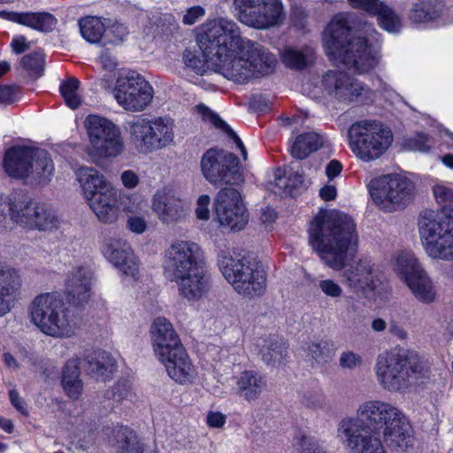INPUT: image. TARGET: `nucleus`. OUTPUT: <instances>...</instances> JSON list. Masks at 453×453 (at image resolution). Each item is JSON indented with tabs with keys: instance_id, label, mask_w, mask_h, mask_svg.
<instances>
[{
	"instance_id": "f257e3e1",
	"label": "nucleus",
	"mask_w": 453,
	"mask_h": 453,
	"mask_svg": "<svg viewBox=\"0 0 453 453\" xmlns=\"http://www.w3.org/2000/svg\"><path fill=\"white\" fill-rule=\"evenodd\" d=\"M197 41L203 59L189 50L183 52L185 66L196 73L203 74L206 66H211L228 81L247 84L274 71V55L261 44L242 37L238 25L230 19H208L201 27Z\"/></svg>"
},
{
	"instance_id": "f03ea898",
	"label": "nucleus",
	"mask_w": 453,
	"mask_h": 453,
	"mask_svg": "<svg viewBox=\"0 0 453 453\" xmlns=\"http://www.w3.org/2000/svg\"><path fill=\"white\" fill-rule=\"evenodd\" d=\"M309 242L330 268H345L342 278L350 289L358 292L376 288L370 259L361 258L347 266L357 246L356 224L349 216L336 211H320L310 224Z\"/></svg>"
},
{
	"instance_id": "7ed1b4c3",
	"label": "nucleus",
	"mask_w": 453,
	"mask_h": 453,
	"mask_svg": "<svg viewBox=\"0 0 453 453\" xmlns=\"http://www.w3.org/2000/svg\"><path fill=\"white\" fill-rule=\"evenodd\" d=\"M323 44L335 65L342 64L357 73H367L379 63L380 35L355 13L334 15L323 34Z\"/></svg>"
},
{
	"instance_id": "20e7f679",
	"label": "nucleus",
	"mask_w": 453,
	"mask_h": 453,
	"mask_svg": "<svg viewBox=\"0 0 453 453\" xmlns=\"http://www.w3.org/2000/svg\"><path fill=\"white\" fill-rule=\"evenodd\" d=\"M164 276L177 285L179 295L196 302L210 289V276L202 260L200 246L190 240L176 238L165 249L162 258Z\"/></svg>"
},
{
	"instance_id": "39448f33",
	"label": "nucleus",
	"mask_w": 453,
	"mask_h": 453,
	"mask_svg": "<svg viewBox=\"0 0 453 453\" xmlns=\"http://www.w3.org/2000/svg\"><path fill=\"white\" fill-rule=\"evenodd\" d=\"M441 214L423 211L418 219V233L426 254L434 259L453 260V187L438 183L433 188Z\"/></svg>"
},
{
	"instance_id": "423d86ee",
	"label": "nucleus",
	"mask_w": 453,
	"mask_h": 453,
	"mask_svg": "<svg viewBox=\"0 0 453 453\" xmlns=\"http://www.w3.org/2000/svg\"><path fill=\"white\" fill-rule=\"evenodd\" d=\"M357 418L372 433L381 434L387 446L396 452H405L413 445L411 424L403 412L394 404L381 400H367L357 409Z\"/></svg>"
},
{
	"instance_id": "0eeeda50",
	"label": "nucleus",
	"mask_w": 453,
	"mask_h": 453,
	"mask_svg": "<svg viewBox=\"0 0 453 453\" xmlns=\"http://www.w3.org/2000/svg\"><path fill=\"white\" fill-rule=\"evenodd\" d=\"M374 370L380 385L391 393L404 392L414 380L426 379L430 375L428 361L417 351L404 349L380 354Z\"/></svg>"
},
{
	"instance_id": "6e6552de",
	"label": "nucleus",
	"mask_w": 453,
	"mask_h": 453,
	"mask_svg": "<svg viewBox=\"0 0 453 453\" xmlns=\"http://www.w3.org/2000/svg\"><path fill=\"white\" fill-rule=\"evenodd\" d=\"M31 322L45 335L70 338L78 328V319L66 305L61 294L44 293L37 296L30 303Z\"/></svg>"
},
{
	"instance_id": "1a4fd4ad",
	"label": "nucleus",
	"mask_w": 453,
	"mask_h": 453,
	"mask_svg": "<svg viewBox=\"0 0 453 453\" xmlns=\"http://www.w3.org/2000/svg\"><path fill=\"white\" fill-rule=\"evenodd\" d=\"M303 92L318 99L325 93L332 99L343 104L368 105L374 102L376 92L362 81L345 72L329 70L321 79L312 78L303 82Z\"/></svg>"
},
{
	"instance_id": "9d476101",
	"label": "nucleus",
	"mask_w": 453,
	"mask_h": 453,
	"mask_svg": "<svg viewBox=\"0 0 453 453\" xmlns=\"http://www.w3.org/2000/svg\"><path fill=\"white\" fill-rule=\"evenodd\" d=\"M217 265L238 295L253 298L265 293L266 276L255 261L240 253L222 250L218 255Z\"/></svg>"
},
{
	"instance_id": "9b49d317",
	"label": "nucleus",
	"mask_w": 453,
	"mask_h": 453,
	"mask_svg": "<svg viewBox=\"0 0 453 453\" xmlns=\"http://www.w3.org/2000/svg\"><path fill=\"white\" fill-rule=\"evenodd\" d=\"M4 168L10 177L30 184H46L55 172L49 152L26 146L10 148L4 157Z\"/></svg>"
},
{
	"instance_id": "f8f14e48",
	"label": "nucleus",
	"mask_w": 453,
	"mask_h": 453,
	"mask_svg": "<svg viewBox=\"0 0 453 453\" xmlns=\"http://www.w3.org/2000/svg\"><path fill=\"white\" fill-rule=\"evenodd\" d=\"M76 175L83 196L98 220L106 224L116 222L119 217V208L112 185L92 167L81 166Z\"/></svg>"
},
{
	"instance_id": "ddd939ff",
	"label": "nucleus",
	"mask_w": 453,
	"mask_h": 453,
	"mask_svg": "<svg viewBox=\"0 0 453 453\" xmlns=\"http://www.w3.org/2000/svg\"><path fill=\"white\" fill-rule=\"evenodd\" d=\"M131 143L142 154L169 146L174 139V121L169 116H134L124 124Z\"/></svg>"
},
{
	"instance_id": "4468645a",
	"label": "nucleus",
	"mask_w": 453,
	"mask_h": 453,
	"mask_svg": "<svg viewBox=\"0 0 453 453\" xmlns=\"http://www.w3.org/2000/svg\"><path fill=\"white\" fill-rule=\"evenodd\" d=\"M349 146L357 157L371 162L381 157L393 142L389 127L374 119L355 121L348 130Z\"/></svg>"
},
{
	"instance_id": "2eb2a0df",
	"label": "nucleus",
	"mask_w": 453,
	"mask_h": 453,
	"mask_svg": "<svg viewBox=\"0 0 453 453\" xmlns=\"http://www.w3.org/2000/svg\"><path fill=\"white\" fill-rule=\"evenodd\" d=\"M89 145L87 154L95 163L101 159L115 158L126 150L120 128L111 119L99 115H88L84 122Z\"/></svg>"
},
{
	"instance_id": "dca6fc26",
	"label": "nucleus",
	"mask_w": 453,
	"mask_h": 453,
	"mask_svg": "<svg viewBox=\"0 0 453 453\" xmlns=\"http://www.w3.org/2000/svg\"><path fill=\"white\" fill-rule=\"evenodd\" d=\"M7 215L13 222L28 229L52 231L59 226L55 212L45 204L28 202L17 205L11 198L0 195V227Z\"/></svg>"
},
{
	"instance_id": "f3484780",
	"label": "nucleus",
	"mask_w": 453,
	"mask_h": 453,
	"mask_svg": "<svg viewBox=\"0 0 453 453\" xmlns=\"http://www.w3.org/2000/svg\"><path fill=\"white\" fill-rule=\"evenodd\" d=\"M394 270L419 303L430 304L436 300L437 291L434 283L412 252L398 253L395 258Z\"/></svg>"
},
{
	"instance_id": "a211bd4d",
	"label": "nucleus",
	"mask_w": 453,
	"mask_h": 453,
	"mask_svg": "<svg viewBox=\"0 0 453 453\" xmlns=\"http://www.w3.org/2000/svg\"><path fill=\"white\" fill-rule=\"evenodd\" d=\"M154 90L143 76L133 70L118 72L113 95L125 110L142 111L152 101Z\"/></svg>"
},
{
	"instance_id": "6ab92c4d",
	"label": "nucleus",
	"mask_w": 453,
	"mask_h": 453,
	"mask_svg": "<svg viewBox=\"0 0 453 453\" xmlns=\"http://www.w3.org/2000/svg\"><path fill=\"white\" fill-rule=\"evenodd\" d=\"M200 166L203 176L211 184L236 185L243 181L239 159L231 152L210 149L202 156Z\"/></svg>"
},
{
	"instance_id": "aec40b11",
	"label": "nucleus",
	"mask_w": 453,
	"mask_h": 453,
	"mask_svg": "<svg viewBox=\"0 0 453 453\" xmlns=\"http://www.w3.org/2000/svg\"><path fill=\"white\" fill-rule=\"evenodd\" d=\"M413 183L395 173L380 176L370 183V195L384 211H395L404 206L411 197Z\"/></svg>"
},
{
	"instance_id": "412c9836",
	"label": "nucleus",
	"mask_w": 453,
	"mask_h": 453,
	"mask_svg": "<svg viewBox=\"0 0 453 453\" xmlns=\"http://www.w3.org/2000/svg\"><path fill=\"white\" fill-rule=\"evenodd\" d=\"M239 20L258 29L278 26L285 19L281 0H233Z\"/></svg>"
},
{
	"instance_id": "4be33fe9",
	"label": "nucleus",
	"mask_w": 453,
	"mask_h": 453,
	"mask_svg": "<svg viewBox=\"0 0 453 453\" xmlns=\"http://www.w3.org/2000/svg\"><path fill=\"white\" fill-rule=\"evenodd\" d=\"M337 438L349 453H387L380 438L366 431L365 425L354 417L339 422Z\"/></svg>"
},
{
	"instance_id": "5701e85b",
	"label": "nucleus",
	"mask_w": 453,
	"mask_h": 453,
	"mask_svg": "<svg viewBox=\"0 0 453 453\" xmlns=\"http://www.w3.org/2000/svg\"><path fill=\"white\" fill-rule=\"evenodd\" d=\"M100 250L104 258L118 271L123 282L127 280H139L140 260L125 239L104 238Z\"/></svg>"
},
{
	"instance_id": "b1692460",
	"label": "nucleus",
	"mask_w": 453,
	"mask_h": 453,
	"mask_svg": "<svg viewBox=\"0 0 453 453\" xmlns=\"http://www.w3.org/2000/svg\"><path fill=\"white\" fill-rule=\"evenodd\" d=\"M151 210L163 224L171 225L186 219L189 205L177 195L173 186L165 185L152 196Z\"/></svg>"
},
{
	"instance_id": "393cba45",
	"label": "nucleus",
	"mask_w": 453,
	"mask_h": 453,
	"mask_svg": "<svg viewBox=\"0 0 453 453\" xmlns=\"http://www.w3.org/2000/svg\"><path fill=\"white\" fill-rule=\"evenodd\" d=\"M215 210L219 224L232 231L242 230L248 222L246 208L234 188H223L218 193Z\"/></svg>"
},
{
	"instance_id": "a878e982",
	"label": "nucleus",
	"mask_w": 453,
	"mask_h": 453,
	"mask_svg": "<svg viewBox=\"0 0 453 453\" xmlns=\"http://www.w3.org/2000/svg\"><path fill=\"white\" fill-rule=\"evenodd\" d=\"M150 333L153 351L159 362L185 349L173 325L165 318H156Z\"/></svg>"
},
{
	"instance_id": "bb28decb",
	"label": "nucleus",
	"mask_w": 453,
	"mask_h": 453,
	"mask_svg": "<svg viewBox=\"0 0 453 453\" xmlns=\"http://www.w3.org/2000/svg\"><path fill=\"white\" fill-rule=\"evenodd\" d=\"M93 272L89 266L79 265L69 272L65 280V296L70 303L81 306L86 303L91 294Z\"/></svg>"
},
{
	"instance_id": "cd10ccee",
	"label": "nucleus",
	"mask_w": 453,
	"mask_h": 453,
	"mask_svg": "<svg viewBox=\"0 0 453 453\" xmlns=\"http://www.w3.org/2000/svg\"><path fill=\"white\" fill-rule=\"evenodd\" d=\"M104 434L109 445L118 453H157L154 449H146L136 434L127 426L118 424L113 427H106Z\"/></svg>"
},
{
	"instance_id": "c85d7f7f",
	"label": "nucleus",
	"mask_w": 453,
	"mask_h": 453,
	"mask_svg": "<svg viewBox=\"0 0 453 453\" xmlns=\"http://www.w3.org/2000/svg\"><path fill=\"white\" fill-rule=\"evenodd\" d=\"M168 376L180 385L191 384L197 377V370L186 349H180L160 361Z\"/></svg>"
},
{
	"instance_id": "c756f323",
	"label": "nucleus",
	"mask_w": 453,
	"mask_h": 453,
	"mask_svg": "<svg viewBox=\"0 0 453 453\" xmlns=\"http://www.w3.org/2000/svg\"><path fill=\"white\" fill-rule=\"evenodd\" d=\"M20 284L19 273L0 261V317L10 311Z\"/></svg>"
},
{
	"instance_id": "7c9ffc66",
	"label": "nucleus",
	"mask_w": 453,
	"mask_h": 453,
	"mask_svg": "<svg viewBox=\"0 0 453 453\" xmlns=\"http://www.w3.org/2000/svg\"><path fill=\"white\" fill-rule=\"evenodd\" d=\"M234 380L235 393L250 402L257 399L266 387L265 378L253 370H244Z\"/></svg>"
},
{
	"instance_id": "2f4dec72",
	"label": "nucleus",
	"mask_w": 453,
	"mask_h": 453,
	"mask_svg": "<svg viewBox=\"0 0 453 453\" xmlns=\"http://www.w3.org/2000/svg\"><path fill=\"white\" fill-rule=\"evenodd\" d=\"M260 355L263 361L272 366L280 365L288 356V346L282 338L273 335L259 340Z\"/></svg>"
},
{
	"instance_id": "473e14b6",
	"label": "nucleus",
	"mask_w": 453,
	"mask_h": 453,
	"mask_svg": "<svg viewBox=\"0 0 453 453\" xmlns=\"http://www.w3.org/2000/svg\"><path fill=\"white\" fill-rule=\"evenodd\" d=\"M274 180L270 183L269 189L277 196H293L294 191L303 183V176L297 173L277 169L274 173Z\"/></svg>"
},
{
	"instance_id": "72a5a7b5",
	"label": "nucleus",
	"mask_w": 453,
	"mask_h": 453,
	"mask_svg": "<svg viewBox=\"0 0 453 453\" xmlns=\"http://www.w3.org/2000/svg\"><path fill=\"white\" fill-rule=\"evenodd\" d=\"M444 12V4L440 0H419L413 6L411 19L415 23L436 21Z\"/></svg>"
},
{
	"instance_id": "f704fd0d",
	"label": "nucleus",
	"mask_w": 453,
	"mask_h": 453,
	"mask_svg": "<svg viewBox=\"0 0 453 453\" xmlns=\"http://www.w3.org/2000/svg\"><path fill=\"white\" fill-rule=\"evenodd\" d=\"M196 111L204 122L211 124L216 128L226 134L229 138L233 140L236 148L240 150L243 159L245 160L247 158L248 154L243 142L223 119H221L215 112L211 111L204 104L196 105Z\"/></svg>"
},
{
	"instance_id": "c9c22d12",
	"label": "nucleus",
	"mask_w": 453,
	"mask_h": 453,
	"mask_svg": "<svg viewBox=\"0 0 453 453\" xmlns=\"http://www.w3.org/2000/svg\"><path fill=\"white\" fill-rule=\"evenodd\" d=\"M325 138L319 133L307 132L298 135L291 146V154L303 159L311 152L318 150L325 143Z\"/></svg>"
},
{
	"instance_id": "e433bc0d",
	"label": "nucleus",
	"mask_w": 453,
	"mask_h": 453,
	"mask_svg": "<svg viewBox=\"0 0 453 453\" xmlns=\"http://www.w3.org/2000/svg\"><path fill=\"white\" fill-rule=\"evenodd\" d=\"M116 366L115 359L104 350H95L88 356V371L96 379L105 380Z\"/></svg>"
},
{
	"instance_id": "4c0bfd02",
	"label": "nucleus",
	"mask_w": 453,
	"mask_h": 453,
	"mask_svg": "<svg viewBox=\"0 0 453 453\" xmlns=\"http://www.w3.org/2000/svg\"><path fill=\"white\" fill-rule=\"evenodd\" d=\"M62 386L69 397L77 399L82 392V382L80 379L79 360L72 358L64 366Z\"/></svg>"
},
{
	"instance_id": "58836bf2",
	"label": "nucleus",
	"mask_w": 453,
	"mask_h": 453,
	"mask_svg": "<svg viewBox=\"0 0 453 453\" xmlns=\"http://www.w3.org/2000/svg\"><path fill=\"white\" fill-rule=\"evenodd\" d=\"M292 446L296 453H328L320 440L306 428L295 432Z\"/></svg>"
},
{
	"instance_id": "ea45409f",
	"label": "nucleus",
	"mask_w": 453,
	"mask_h": 453,
	"mask_svg": "<svg viewBox=\"0 0 453 453\" xmlns=\"http://www.w3.org/2000/svg\"><path fill=\"white\" fill-rule=\"evenodd\" d=\"M81 36L89 43H97L105 32V24L98 17L87 16L78 22Z\"/></svg>"
},
{
	"instance_id": "a19ab883",
	"label": "nucleus",
	"mask_w": 453,
	"mask_h": 453,
	"mask_svg": "<svg viewBox=\"0 0 453 453\" xmlns=\"http://www.w3.org/2000/svg\"><path fill=\"white\" fill-rule=\"evenodd\" d=\"M21 25L41 32L52 31L57 25V19L49 12H23Z\"/></svg>"
},
{
	"instance_id": "79ce46f5",
	"label": "nucleus",
	"mask_w": 453,
	"mask_h": 453,
	"mask_svg": "<svg viewBox=\"0 0 453 453\" xmlns=\"http://www.w3.org/2000/svg\"><path fill=\"white\" fill-rule=\"evenodd\" d=\"M371 14L377 16L379 25L385 31L391 34H398L401 31L402 23L399 17L384 3L380 2L377 10Z\"/></svg>"
},
{
	"instance_id": "37998d69",
	"label": "nucleus",
	"mask_w": 453,
	"mask_h": 453,
	"mask_svg": "<svg viewBox=\"0 0 453 453\" xmlns=\"http://www.w3.org/2000/svg\"><path fill=\"white\" fill-rule=\"evenodd\" d=\"M308 356H310L318 364H326L332 360L336 347L334 342L330 340L321 341L319 342H311L306 348Z\"/></svg>"
},
{
	"instance_id": "c03bdc74",
	"label": "nucleus",
	"mask_w": 453,
	"mask_h": 453,
	"mask_svg": "<svg viewBox=\"0 0 453 453\" xmlns=\"http://www.w3.org/2000/svg\"><path fill=\"white\" fill-rule=\"evenodd\" d=\"M80 81L76 78H69L61 82L59 90L65 104L73 109H77L81 104L80 94Z\"/></svg>"
},
{
	"instance_id": "a18cd8bd",
	"label": "nucleus",
	"mask_w": 453,
	"mask_h": 453,
	"mask_svg": "<svg viewBox=\"0 0 453 453\" xmlns=\"http://www.w3.org/2000/svg\"><path fill=\"white\" fill-rule=\"evenodd\" d=\"M45 56L41 50L25 55L20 59L21 67L32 77H41L44 71Z\"/></svg>"
},
{
	"instance_id": "49530a36",
	"label": "nucleus",
	"mask_w": 453,
	"mask_h": 453,
	"mask_svg": "<svg viewBox=\"0 0 453 453\" xmlns=\"http://www.w3.org/2000/svg\"><path fill=\"white\" fill-rule=\"evenodd\" d=\"M280 57L282 62L292 69H303L307 65L306 54L292 48H286Z\"/></svg>"
},
{
	"instance_id": "de8ad7c7",
	"label": "nucleus",
	"mask_w": 453,
	"mask_h": 453,
	"mask_svg": "<svg viewBox=\"0 0 453 453\" xmlns=\"http://www.w3.org/2000/svg\"><path fill=\"white\" fill-rule=\"evenodd\" d=\"M129 31L126 25L114 22L110 26L105 25L104 36L108 42L119 43L125 40Z\"/></svg>"
},
{
	"instance_id": "09e8293b",
	"label": "nucleus",
	"mask_w": 453,
	"mask_h": 453,
	"mask_svg": "<svg viewBox=\"0 0 453 453\" xmlns=\"http://www.w3.org/2000/svg\"><path fill=\"white\" fill-rule=\"evenodd\" d=\"M404 146L409 150L427 152L432 147V141L426 134L418 133L415 136L409 138L405 142Z\"/></svg>"
},
{
	"instance_id": "8fccbe9b",
	"label": "nucleus",
	"mask_w": 453,
	"mask_h": 453,
	"mask_svg": "<svg viewBox=\"0 0 453 453\" xmlns=\"http://www.w3.org/2000/svg\"><path fill=\"white\" fill-rule=\"evenodd\" d=\"M319 288L324 295L331 298H339L343 292L340 284L330 279L319 280Z\"/></svg>"
},
{
	"instance_id": "3c124183",
	"label": "nucleus",
	"mask_w": 453,
	"mask_h": 453,
	"mask_svg": "<svg viewBox=\"0 0 453 453\" xmlns=\"http://www.w3.org/2000/svg\"><path fill=\"white\" fill-rule=\"evenodd\" d=\"M361 364V356L350 350L343 351L339 358V365L343 369L353 370Z\"/></svg>"
},
{
	"instance_id": "603ef678",
	"label": "nucleus",
	"mask_w": 453,
	"mask_h": 453,
	"mask_svg": "<svg viewBox=\"0 0 453 453\" xmlns=\"http://www.w3.org/2000/svg\"><path fill=\"white\" fill-rule=\"evenodd\" d=\"M205 423L209 428L221 429L226 423V415L219 411H209L205 416Z\"/></svg>"
},
{
	"instance_id": "864d4df0",
	"label": "nucleus",
	"mask_w": 453,
	"mask_h": 453,
	"mask_svg": "<svg viewBox=\"0 0 453 453\" xmlns=\"http://www.w3.org/2000/svg\"><path fill=\"white\" fill-rule=\"evenodd\" d=\"M127 229L136 234H143L148 227L146 219L142 216H130L127 220Z\"/></svg>"
},
{
	"instance_id": "5fc2aeb1",
	"label": "nucleus",
	"mask_w": 453,
	"mask_h": 453,
	"mask_svg": "<svg viewBox=\"0 0 453 453\" xmlns=\"http://www.w3.org/2000/svg\"><path fill=\"white\" fill-rule=\"evenodd\" d=\"M211 198L207 195H202L196 202V215L198 219L207 220L210 217L209 205Z\"/></svg>"
},
{
	"instance_id": "6e6d98bb",
	"label": "nucleus",
	"mask_w": 453,
	"mask_h": 453,
	"mask_svg": "<svg viewBox=\"0 0 453 453\" xmlns=\"http://www.w3.org/2000/svg\"><path fill=\"white\" fill-rule=\"evenodd\" d=\"M205 14V11L201 6H193L186 12L183 16L182 21L185 25H194Z\"/></svg>"
},
{
	"instance_id": "4d7b16f0",
	"label": "nucleus",
	"mask_w": 453,
	"mask_h": 453,
	"mask_svg": "<svg viewBox=\"0 0 453 453\" xmlns=\"http://www.w3.org/2000/svg\"><path fill=\"white\" fill-rule=\"evenodd\" d=\"M17 99L15 86L0 85V104H10Z\"/></svg>"
},
{
	"instance_id": "13d9d810",
	"label": "nucleus",
	"mask_w": 453,
	"mask_h": 453,
	"mask_svg": "<svg viewBox=\"0 0 453 453\" xmlns=\"http://www.w3.org/2000/svg\"><path fill=\"white\" fill-rule=\"evenodd\" d=\"M130 395V386L125 381H119L112 389L111 396L114 402H121Z\"/></svg>"
},
{
	"instance_id": "bf43d9fd",
	"label": "nucleus",
	"mask_w": 453,
	"mask_h": 453,
	"mask_svg": "<svg viewBox=\"0 0 453 453\" xmlns=\"http://www.w3.org/2000/svg\"><path fill=\"white\" fill-rule=\"evenodd\" d=\"M349 4L355 9H360L371 14L377 10L380 0H348Z\"/></svg>"
},
{
	"instance_id": "052dcab7",
	"label": "nucleus",
	"mask_w": 453,
	"mask_h": 453,
	"mask_svg": "<svg viewBox=\"0 0 453 453\" xmlns=\"http://www.w3.org/2000/svg\"><path fill=\"white\" fill-rule=\"evenodd\" d=\"M120 180L124 187L129 189L135 188L140 182L139 176L132 170L124 171L120 175Z\"/></svg>"
},
{
	"instance_id": "680f3d73",
	"label": "nucleus",
	"mask_w": 453,
	"mask_h": 453,
	"mask_svg": "<svg viewBox=\"0 0 453 453\" xmlns=\"http://www.w3.org/2000/svg\"><path fill=\"white\" fill-rule=\"evenodd\" d=\"M99 60L103 68L105 70L111 71L117 66V61L115 58L107 50H104L101 53Z\"/></svg>"
},
{
	"instance_id": "e2e57ef3",
	"label": "nucleus",
	"mask_w": 453,
	"mask_h": 453,
	"mask_svg": "<svg viewBox=\"0 0 453 453\" xmlns=\"http://www.w3.org/2000/svg\"><path fill=\"white\" fill-rule=\"evenodd\" d=\"M9 396L12 404L17 409L18 411L22 414H27L26 405L15 389L9 391Z\"/></svg>"
},
{
	"instance_id": "0e129e2a",
	"label": "nucleus",
	"mask_w": 453,
	"mask_h": 453,
	"mask_svg": "<svg viewBox=\"0 0 453 453\" xmlns=\"http://www.w3.org/2000/svg\"><path fill=\"white\" fill-rule=\"evenodd\" d=\"M342 170V165L338 160H331L326 168V173L329 180H333L339 175Z\"/></svg>"
},
{
	"instance_id": "69168bd1",
	"label": "nucleus",
	"mask_w": 453,
	"mask_h": 453,
	"mask_svg": "<svg viewBox=\"0 0 453 453\" xmlns=\"http://www.w3.org/2000/svg\"><path fill=\"white\" fill-rule=\"evenodd\" d=\"M11 46L12 48V50L16 54H20L24 51H26L29 45L27 42V39L24 36H19L12 39Z\"/></svg>"
},
{
	"instance_id": "338daca9",
	"label": "nucleus",
	"mask_w": 453,
	"mask_h": 453,
	"mask_svg": "<svg viewBox=\"0 0 453 453\" xmlns=\"http://www.w3.org/2000/svg\"><path fill=\"white\" fill-rule=\"evenodd\" d=\"M336 193V188L334 185H326L319 191L320 197L325 201L334 200Z\"/></svg>"
},
{
	"instance_id": "774afa93",
	"label": "nucleus",
	"mask_w": 453,
	"mask_h": 453,
	"mask_svg": "<svg viewBox=\"0 0 453 453\" xmlns=\"http://www.w3.org/2000/svg\"><path fill=\"white\" fill-rule=\"evenodd\" d=\"M0 18L21 25L23 12L2 11L0 12Z\"/></svg>"
}]
</instances>
